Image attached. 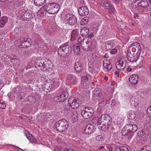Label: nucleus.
<instances>
[{"label":"nucleus","instance_id":"nucleus-1","mask_svg":"<svg viewBox=\"0 0 151 151\" xmlns=\"http://www.w3.org/2000/svg\"><path fill=\"white\" fill-rule=\"evenodd\" d=\"M97 125L99 129H101L104 132L108 131L111 124V119L109 115L107 114L102 115L101 117L98 118Z\"/></svg>","mask_w":151,"mask_h":151},{"label":"nucleus","instance_id":"nucleus-2","mask_svg":"<svg viewBox=\"0 0 151 151\" xmlns=\"http://www.w3.org/2000/svg\"><path fill=\"white\" fill-rule=\"evenodd\" d=\"M60 8V5L58 3L53 2L48 3L43 6L38 12L43 13L45 10L49 14H54L59 12Z\"/></svg>","mask_w":151,"mask_h":151},{"label":"nucleus","instance_id":"nucleus-3","mask_svg":"<svg viewBox=\"0 0 151 151\" xmlns=\"http://www.w3.org/2000/svg\"><path fill=\"white\" fill-rule=\"evenodd\" d=\"M78 41L81 44L82 48L85 51L91 50L96 45V42L90 38H88L86 40L83 37H80L78 39Z\"/></svg>","mask_w":151,"mask_h":151},{"label":"nucleus","instance_id":"nucleus-4","mask_svg":"<svg viewBox=\"0 0 151 151\" xmlns=\"http://www.w3.org/2000/svg\"><path fill=\"white\" fill-rule=\"evenodd\" d=\"M72 52L71 47L67 43L63 44L58 50V55L60 57L64 56Z\"/></svg>","mask_w":151,"mask_h":151},{"label":"nucleus","instance_id":"nucleus-5","mask_svg":"<svg viewBox=\"0 0 151 151\" xmlns=\"http://www.w3.org/2000/svg\"><path fill=\"white\" fill-rule=\"evenodd\" d=\"M55 126L58 131L63 132L67 129L68 127V124L66 120L62 119L57 122L55 123Z\"/></svg>","mask_w":151,"mask_h":151},{"label":"nucleus","instance_id":"nucleus-6","mask_svg":"<svg viewBox=\"0 0 151 151\" xmlns=\"http://www.w3.org/2000/svg\"><path fill=\"white\" fill-rule=\"evenodd\" d=\"M64 19L67 23L71 25H74L77 22L76 17L74 15L70 14H66L65 17Z\"/></svg>","mask_w":151,"mask_h":151},{"label":"nucleus","instance_id":"nucleus-7","mask_svg":"<svg viewBox=\"0 0 151 151\" xmlns=\"http://www.w3.org/2000/svg\"><path fill=\"white\" fill-rule=\"evenodd\" d=\"M68 102L70 107L73 109L78 108L81 104V101L79 99L73 97L70 98L68 100Z\"/></svg>","mask_w":151,"mask_h":151},{"label":"nucleus","instance_id":"nucleus-8","mask_svg":"<svg viewBox=\"0 0 151 151\" xmlns=\"http://www.w3.org/2000/svg\"><path fill=\"white\" fill-rule=\"evenodd\" d=\"M127 57L128 61L131 62L136 61L139 58L138 55H135L134 52L129 49H128Z\"/></svg>","mask_w":151,"mask_h":151},{"label":"nucleus","instance_id":"nucleus-9","mask_svg":"<svg viewBox=\"0 0 151 151\" xmlns=\"http://www.w3.org/2000/svg\"><path fill=\"white\" fill-rule=\"evenodd\" d=\"M20 40L21 43L19 46L20 48H27L30 47L31 45L32 42L30 39L29 38L25 39L22 37L20 38Z\"/></svg>","mask_w":151,"mask_h":151},{"label":"nucleus","instance_id":"nucleus-10","mask_svg":"<svg viewBox=\"0 0 151 151\" xmlns=\"http://www.w3.org/2000/svg\"><path fill=\"white\" fill-rule=\"evenodd\" d=\"M68 93L67 91H65L59 96L55 97L54 99L57 102H63L68 98Z\"/></svg>","mask_w":151,"mask_h":151},{"label":"nucleus","instance_id":"nucleus-11","mask_svg":"<svg viewBox=\"0 0 151 151\" xmlns=\"http://www.w3.org/2000/svg\"><path fill=\"white\" fill-rule=\"evenodd\" d=\"M124 62V59L122 58L120 59L119 60L116 62V68L119 70H124L126 67L125 64Z\"/></svg>","mask_w":151,"mask_h":151},{"label":"nucleus","instance_id":"nucleus-12","mask_svg":"<svg viewBox=\"0 0 151 151\" xmlns=\"http://www.w3.org/2000/svg\"><path fill=\"white\" fill-rule=\"evenodd\" d=\"M78 11L79 14L82 16L87 15L89 13V10L87 6H82L79 7Z\"/></svg>","mask_w":151,"mask_h":151},{"label":"nucleus","instance_id":"nucleus-13","mask_svg":"<svg viewBox=\"0 0 151 151\" xmlns=\"http://www.w3.org/2000/svg\"><path fill=\"white\" fill-rule=\"evenodd\" d=\"M103 68L104 71L109 72L112 68V65L109 61L107 60H104L103 62Z\"/></svg>","mask_w":151,"mask_h":151},{"label":"nucleus","instance_id":"nucleus-14","mask_svg":"<svg viewBox=\"0 0 151 151\" xmlns=\"http://www.w3.org/2000/svg\"><path fill=\"white\" fill-rule=\"evenodd\" d=\"M103 7L105 9H109V11L110 13H112L114 12V9L113 6L107 1L104 2L102 5Z\"/></svg>","mask_w":151,"mask_h":151},{"label":"nucleus","instance_id":"nucleus-15","mask_svg":"<svg viewBox=\"0 0 151 151\" xmlns=\"http://www.w3.org/2000/svg\"><path fill=\"white\" fill-rule=\"evenodd\" d=\"M95 127L91 124H89L85 127L84 131L86 134H89L93 132L95 130Z\"/></svg>","mask_w":151,"mask_h":151},{"label":"nucleus","instance_id":"nucleus-16","mask_svg":"<svg viewBox=\"0 0 151 151\" xmlns=\"http://www.w3.org/2000/svg\"><path fill=\"white\" fill-rule=\"evenodd\" d=\"M97 55V54L96 53H93L92 55L91 60L92 62L91 63L92 64L94 63L100 65L101 64V60Z\"/></svg>","mask_w":151,"mask_h":151},{"label":"nucleus","instance_id":"nucleus-17","mask_svg":"<svg viewBox=\"0 0 151 151\" xmlns=\"http://www.w3.org/2000/svg\"><path fill=\"white\" fill-rule=\"evenodd\" d=\"M91 79V76L88 74H86L85 76H83L81 79V83L86 86L89 83V81Z\"/></svg>","mask_w":151,"mask_h":151},{"label":"nucleus","instance_id":"nucleus-18","mask_svg":"<svg viewBox=\"0 0 151 151\" xmlns=\"http://www.w3.org/2000/svg\"><path fill=\"white\" fill-rule=\"evenodd\" d=\"M67 79L70 81L73 85L76 84L77 82L78 78L75 76L73 74H68L67 76Z\"/></svg>","mask_w":151,"mask_h":151},{"label":"nucleus","instance_id":"nucleus-19","mask_svg":"<svg viewBox=\"0 0 151 151\" xmlns=\"http://www.w3.org/2000/svg\"><path fill=\"white\" fill-rule=\"evenodd\" d=\"M138 76L137 75L133 74L131 75L129 78V81L133 85H136L137 83Z\"/></svg>","mask_w":151,"mask_h":151},{"label":"nucleus","instance_id":"nucleus-20","mask_svg":"<svg viewBox=\"0 0 151 151\" xmlns=\"http://www.w3.org/2000/svg\"><path fill=\"white\" fill-rule=\"evenodd\" d=\"M83 66L82 64L80 62L77 61L75 62L74 67L76 72L78 73L80 72L83 68Z\"/></svg>","mask_w":151,"mask_h":151},{"label":"nucleus","instance_id":"nucleus-21","mask_svg":"<svg viewBox=\"0 0 151 151\" xmlns=\"http://www.w3.org/2000/svg\"><path fill=\"white\" fill-rule=\"evenodd\" d=\"M24 134L27 138L30 141V142L32 143H35L36 142V139L27 131H25L24 132Z\"/></svg>","mask_w":151,"mask_h":151},{"label":"nucleus","instance_id":"nucleus-22","mask_svg":"<svg viewBox=\"0 0 151 151\" xmlns=\"http://www.w3.org/2000/svg\"><path fill=\"white\" fill-rule=\"evenodd\" d=\"M126 128L129 130V131H130L134 133L135 132L137 129V126L135 125H131L129 124L126 126Z\"/></svg>","mask_w":151,"mask_h":151},{"label":"nucleus","instance_id":"nucleus-23","mask_svg":"<svg viewBox=\"0 0 151 151\" xmlns=\"http://www.w3.org/2000/svg\"><path fill=\"white\" fill-rule=\"evenodd\" d=\"M8 21V18L6 16L1 17L0 18V27L3 28Z\"/></svg>","mask_w":151,"mask_h":151},{"label":"nucleus","instance_id":"nucleus-24","mask_svg":"<svg viewBox=\"0 0 151 151\" xmlns=\"http://www.w3.org/2000/svg\"><path fill=\"white\" fill-rule=\"evenodd\" d=\"M89 112H88L87 110L85 109L82 110L81 112V114L83 117L85 119H88L90 118L91 116V114Z\"/></svg>","mask_w":151,"mask_h":151},{"label":"nucleus","instance_id":"nucleus-25","mask_svg":"<svg viewBox=\"0 0 151 151\" xmlns=\"http://www.w3.org/2000/svg\"><path fill=\"white\" fill-rule=\"evenodd\" d=\"M53 82H51L50 83L47 82L45 85V89L47 90L46 91L47 92H49L50 91L52 90L53 89Z\"/></svg>","mask_w":151,"mask_h":151},{"label":"nucleus","instance_id":"nucleus-26","mask_svg":"<svg viewBox=\"0 0 151 151\" xmlns=\"http://www.w3.org/2000/svg\"><path fill=\"white\" fill-rule=\"evenodd\" d=\"M140 1L138 3L139 6H141L143 7H147L148 5V4L146 0H137L138 1Z\"/></svg>","mask_w":151,"mask_h":151},{"label":"nucleus","instance_id":"nucleus-27","mask_svg":"<svg viewBox=\"0 0 151 151\" xmlns=\"http://www.w3.org/2000/svg\"><path fill=\"white\" fill-rule=\"evenodd\" d=\"M79 35V31L77 29H75L73 30L72 32L71 38L74 40L78 37Z\"/></svg>","mask_w":151,"mask_h":151},{"label":"nucleus","instance_id":"nucleus-28","mask_svg":"<svg viewBox=\"0 0 151 151\" xmlns=\"http://www.w3.org/2000/svg\"><path fill=\"white\" fill-rule=\"evenodd\" d=\"M127 116L129 119H132L136 116V114L134 111H130L127 113Z\"/></svg>","mask_w":151,"mask_h":151},{"label":"nucleus","instance_id":"nucleus-29","mask_svg":"<svg viewBox=\"0 0 151 151\" xmlns=\"http://www.w3.org/2000/svg\"><path fill=\"white\" fill-rule=\"evenodd\" d=\"M89 32V29L87 27H84L82 28L81 31V35L83 36L87 35Z\"/></svg>","mask_w":151,"mask_h":151},{"label":"nucleus","instance_id":"nucleus-30","mask_svg":"<svg viewBox=\"0 0 151 151\" xmlns=\"http://www.w3.org/2000/svg\"><path fill=\"white\" fill-rule=\"evenodd\" d=\"M80 45L78 44L75 45L73 47V50L75 54L76 55L79 54L80 52Z\"/></svg>","mask_w":151,"mask_h":151},{"label":"nucleus","instance_id":"nucleus-31","mask_svg":"<svg viewBox=\"0 0 151 151\" xmlns=\"http://www.w3.org/2000/svg\"><path fill=\"white\" fill-rule=\"evenodd\" d=\"M32 15L28 12H25L22 16V17L25 21L29 20L31 19Z\"/></svg>","mask_w":151,"mask_h":151},{"label":"nucleus","instance_id":"nucleus-32","mask_svg":"<svg viewBox=\"0 0 151 151\" xmlns=\"http://www.w3.org/2000/svg\"><path fill=\"white\" fill-rule=\"evenodd\" d=\"M88 70L89 72L93 74L96 73V71L95 68L93 67V65L91 63H88Z\"/></svg>","mask_w":151,"mask_h":151},{"label":"nucleus","instance_id":"nucleus-33","mask_svg":"<svg viewBox=\"0 0 151 151\" xmlns=\"http://www.w3.org/2000/svg\"><path fill=\"white\" fill-rule=\"evenodd\" d=\"M147 135L148 138H151V133H148V134H146L145 132L143 131H142L140 132V133L138 134V136L140 137H145Z\"/></svg>","mask_w":151,"mask_h":151},{"label":"nucleus","instance_id":"nucleus-34","mask_svg":"<svg viewBox=\"0 0 151 151\" xmlns=\"http://www.w3.org/2000/svg\"><path fill=\"white\" fill-rule=\"evenodd\" d=\"M35 4L38 6H41L43 5L45 1L43 0H34Z\"/></svg>","mask_w":151,"mask_h":151},{"label":"nucleus","instance_id":"nucleus-35","mask_svg":"<svg viewBox=\"0 0 151 151\" xmlns=\"http://www.w3.org/2000/svg\"><path fill=\"white\" fill-rule=\"evenodd\" d=\"M106 48L107 50L111 49L114 46L113 42L110 41H108L106 43Z\"/></svg>","mask_w":151,"mask_h":151},{"label":"nucleus","instance_id":"nucleus-36","mask_svg":"<svg viewBox=\"0 0 151 151\" xmlns=\"http://www.w3.org/2000/svg\"><path fill=\"white\" fill-rule=\"evenodd\" d=\"M89 21V18L88 17H85L82 19L80 22L81 25H84L87 23Z\"/></svg>","mask_w":151,"mask_h":151},{"label":"nucleus","instance_id":"nucleus-37","mask_svg":"<svg viewBox=\"0 0 151 151\" xmlns=\"http://www.w3.org/2000/svg\"><path fill=\"white\" fill-rule=\"evenodd\" d=\"M122 146L118 145H114L113 146V150L114 151H121V147Z\"/></svg>","mask_w":151,"mask_h":151},{"label":"nucleus","instance_id":"nucleus-38","mask_svg":"<svg viewBox=\"0 0 151 151\" xmlns=\"http://www.w3.org/2000/svg\"><path fill=\"white\" fill-rule=\"evenodd\" d=\"M27 100L31 103H34L35 101V98L32 96H28L27 98Z\"/></svg>","mask_w":151,"mask_h":151},{"label":"nucleus","instance_id":"nucleus-39","mask_svg":"<svg viewBox=\"0 0 151 151\" xmlns=\"http://www.w3.org/2000/svg\"><path fill=\"white\" fill-rule=\"evenodd\" d=\"M129 132V130L127 129L126 127L123 128L122 131V133L123 135L126 136L127 135L128 132Z\"/></svg>","mask_w":151,"mask_h":151},{"label":"nucleus","instance_id":"nucleus-40","mask_svg":"<svg viewBox=\"0 0 151 151\" xmlns=\"http://www.w3.org/2000/svg\"><path fill=\"white\" fill-rule=\"evenodd\" d=\"M85 109L86 110H87V111H88V112H90V113L91 114V116H92L94 112L93 109L92 108L86 107Z\"/></svg>","mask_w":151,"mask_h":151},{"label":"nucleus","instance_id":"nucleus-41","mask_svg":"<svg viewBox=\"0 0 151 151\" xmlns=\"http://www.w3.org/2000/svg\"><path fill=\"white\" fill-rule=\"evenodd\" d=\"M22 91V89L19 86H17L15 88L14 91V92L17 94L19 92H21Z\"/></svg>","mask_w":151,"mask_h":151},{"label":"nucleus","instance_id":"nucleus-42","mask_svg":"<svg viewBox=\"0 0 151 151\" xmlns=\"http://www.w3.org/2000/svg\"><path fill=\"white\" fill-rule=\"evenodd\" d=\"M24 93L22 92V91H21V92H19V93L17 94V95L18 97L21 96L20 98V100L22 99L23 98V97L24 96Z\"/></svg>","mask_w":151,"mask_h":151},{"label":"nucleus","instance_id":"nucleus-43","mask_svg":"<svg viewBox=\"0 0 151 151\" xmlns=\"http://www.w3.org/2000/svg\"><path fill=\"white\" fill-rule=\"evenodd\" d=\"M134 134V133L130 131H129L128 132L126 136H127L128 139H129L132 137L133 135Z\"/></svg>","mask_w":151,"mask_h":151},{"label":"nucleus","instance_id":"nucleus-44","mask_svg":"<svg viewBox=\"0 0 151 151\" xmlns=\"http://www.w3.org/2000/svg\"><path fill=\"white\" fill-rule=\"evenodd\" d=\"M147 112L148 116L151 118V106L147 109Z\"/></svg>","mask_w":151,"mask_h":151},{"label":"nucleus","instance_id":"nucleus-45","mask_svg":"<svg viewBox=\"0 0 151 151\" xmlns=\"http://www.w3.org/2000/svg\"><path fill=\"white\" fill-rule=\"evenodd\" d=\"M103 138L102 135H97L96 137V139L97 141H101Z\"/></svg>","mask_w":151,"mask_h":151},{"label":"nucleus","instance_id":"nucleus-46","mask_svg":"<svg viewBox=\"0 0 151 151\" xmlns=\"http://www.w3.org/2000/svg\"><path fill=\"white\" fill-rule=\"evenodd\" d=\"M138 45V43L137 42H135L132 43L128 47V49H130V48L133 46H135Z\"/></svg>","mask_w":151,"mask_h":151},{"label":"nucleus","instance_id":"nucleus-47","mask_svg":"<svg viewBox=\"0 0 151 151\" xmlns=\"http://www.w3.org/2000/svg\"><path fill=\"white\" fill-rule=\"evenodd\" d=\"M142 148H144V150L146 151H150L151 150V147L150 146L148 145H146L144 147H143Z\"/></svg>","mask_w":151,"mask_h":151},{"label":"nucleus","instance_id":"nucleus-48","mask_svg":"<svg viewBox=\"0 0 151 151\" xmlns=\"http://www.w3.org/2000/svg\"><path fill=\"white\" fill-rule=\"evenodd\" d=\"M12 62L14 63L15 65H19V63H19V60L18 59H13Z\"/></svg>","mask_w":151,"mask_h":151},{"label":"nucleus","instance_id":"nucleus-49","mask_svg":"<svg viewBox=\"0 0 151 151\" xmlns=\"http://www.w3.org/2000/svg\"><path fill=\"white\" fill-rule=\"evenodd\" d=\"M98 117H95L92 120V122L95 124H97L98 122Z\"/></svg>","mask_w":151,"mask_h":151},{"label":"nucleus","instance_id":"nucleus-50","mask_svg":"<svg viewBox=\"0 0 151 151\" xmlns=\"http://www.w3.org/2000/svg\"><path fill=\"white\" fill-rule=\"evenodd\" d=\"M6 107L5 104L4 102L0 103V108L4 109Z\"/></svg>","mask_w":151,"mask_h":151},{"label":"nucleus","instance_id":"nucleus-51","mask_svg":"<svg viewBox=\"0 0 151 151\" xmlns=\"http://www.w3.org/2000/svg\"><path fill=\"white\" fill-rule=\"evenodd\" d=\"M121 151H129V150L126 147L122 146L121 147Z\"/></svg>","mask_w":151,"mask_h":151},{"label":"nucleus","instance_id":"nucleus-52","mask_svg":"<svg viewBox=\"0 0 151 151\" xmlns=\"http://www.w3.org/2000/svg\"><path fill=\"white\" fill-rule=\"evenodd\" d=\"M116 100H115V99H113L112 100L111 102V105H113V106H114V105H116Z\"/></svg>","mask_w":151,"mask_h":151},{"label":"nucleus","instance_id":"nucleus-53","mask_svg":"<svg viewBox=\"0 0 151 151\" xmlns=\"http://www.w3.org/2000/svg\"><path fill=\"white\" fill-rule=\"evenodd\" d=\"M117 50L116 49H114L111 51V53L112 54H115L116 53Z\"/></svg>","mask_w":151,"mask_h":151},{"label":"nucleus","instance_id":"nucleus-54","mask_svg":"<svg viewBox=\"0 0 151 151\" xmlns=\"http://www.w3.org/2000/svg\"><path fill=\"white\" fill-rule=\"evenodd\" d=\"M48 50V47L46 45H45L44 46V47H43V51L46 52H47Z\"/></svg>","mask_w":151,"mask_h":151},{"label":"nucleus","instance_id":"nucleus-55","mask_svg":"<svg viewBox=\"0 0 151 151\" xmlns=\"http://www.w3.org/2000/svg\"><path fill=\"white\" fill-rule=\"evenodd\" d=\"M4 85V83L0 78V90L3 87Z\"/></svg>","mask_w":151,"mask_h":151},{"label":"nucleus","instance_id":"nucleus-56","mask_svg":"<svg viewBox=\"0 0 151 151\" xmlns=\"http://www.w3.org/2000/svg\"><path fill=\"white\" fill-rule=\"evenodd\" d=\"M55 151H61L59 147L58 146H56L54 149Z\"/></svg>","mask_w":151,"mask_h":151},{"label":"nucleus","instance_id":"nucleus-57","mask_svg":"<svg viewBox=\"0 0 151 151\" xmlns=\"http://www.w3.org/2000/svg\"><path fill=\"white\" fill-rule=\"evenodd\" d=\"M107 148L109 150V151H111L113 150V147H112L111 146H109L107 147Z\"/></svg>","mask_w":151,"mask_h":151},{"label":"nucleus","instance_id":"nucleus-58","mask_svg":"<svg viewBox=\"0 0 151 151\" xmlns=\"http://www.w3.org/2000/svg\"><path fill=\"white\" fill-rule=\"evenodd\" d=\"M64 151H74L72 149H68L67 148H65L64 149Z\"/></svg>","mask_w":151,"mask_h":151},{"label":"nucleus","instance_id":"nucleus-59","mask_svg":"<svg viewBox=\"0 0 151 151\" xmlns=\"http://www.w3.org/2000/svg\"><path fill=\"white\" fill-rule=\"evenodd\" d=\"M138 45L137 46V47H138V52H140L141 49V46L139 43L138 45Z\"/></svg>","mask_w":151,"mask_h":151},{"label":"nucleus","instance_id":"nucleus-60","mask_svg":"<svg viewBox=\"0 0 151 151\" xmlns=\"http://www.w3.org/2000/svg\"><path fill=\"white\" fill-rule=\"evenodd\" d=\"M127 70L128 72H130L132 71V68L129 66L127 68Z\"/></svg>","mask_w":151,"mask_h":151},{"label":"nucleus","instance_id":"nucleus-61","mask_svg":"<svg viewBox=\"0 0 151 151\" xmlns=\"http://www.w3.org/2000/svg\"><path fill=\"white\" fill-rule=\"evenodd\" d=\"M104 146H100L98 147V149L100 151L104 149Z\"/></svg>","mask_w":151,"mask_h":151},{"label":"nucleus","instance_id":"nucleus-62","mask_svg":"<svg viewBox=\"0 0 151 151\" xmlns=\"http://www.w3.org/2000/svg\"><path fill=\"white\" fill-rule=\"evenodd\" d=\"M94 36L93 34L92 33H91L90 34L88 35V37H89V38H91V37H93Z\"/></svg>","mask_w":151,"mask_h":151},{"label":"nucleus","instance_id":"nucleus-63","mask_svg":"<svg viewBox=\"0 0 151 151\" xmlns=\"http://www.w3.org/2000/svg\"><path fill=\"white\" fill-rule=\"evenodd\" d=\"M104 94L102 95L103 98V99L106 98L107 96V94L106 93H103Z\"/></svg>","mask_w":151,"mask_h":151},{"label":"nucleus","instance_id":"nucleus-64","mask_svg":"<svg viewBox=\"0 0 151 151\" xmlns=\"http://www.w3.org/2000/svg\"><path fill=\"white\" fill-rule=\"evenodd\" d=\"M114 74L116 75L117 77L119 76V71H116L114 72Z\"/></svg>","mask_w":151,"mask_h":151}]
</instances>
